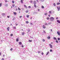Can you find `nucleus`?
Listing matches in <instances>:
<instances>
[{"mask_svg": "<svg viewBox=\"0 0 60 60\" xmlns=\"http://www.w3.org/2000/svg\"><path fill=\"white\" fill-rule=\"evenodd\" d=\"M50 21H53L54 20V18L53 17H51L50 19Z\"/></svg>", "mask_w": 60, "mask_h": 60, "instance_id": "1", "label": "nucleus"}, {"mask_svg": "<svg viewBox=\"0 0 60 60\" xmlns=\"http://www.w3.org/2000/svg\"><path fill=\"white\" fill-rule=\"evenodd\" d=\"M57 9L58 11H59L60 9V7H58L57 8Z\"/></svg>", "mask_w": 60, "mask_h": 60, "instance_id": "2", "label": "nucleus"}, {"mask_svg": "<svg viewBox=\"0 0 60 60\" xmlns=\"http://www.w3.org/2000/svg\"><path fill=\"white\" fill-rule=\"evenodd\" d=\"M57 34H58V35L60 36V33L59 31H58L57 32Z\"/></svg>", "mask_w": 60, "mask_h": 60, "instance_id": "3", "label": "nucleus"}, {"mask_svg": "<svg viewBox=\"0 0 60 60\" xmlns=\"http://www.w3.org/2000/svg\"><path fill=\"white\" fill-rule=\"evenodd\" d=\"M49 46H50V48H52L53 47V46H52V45L50 44H49Z\"/></svg>", "mask_w": 60, "mask_h": 60, "instance_id": "4", "label": "nucleus"}, {"mask_svg": "<svg viewBox=\"0 0 60 60\" xmlns=\"http://www.w3.org/2000/svg\"><path fill=\"white\" fill-rule=\"evenodd\" d=\"M43 28L45 29V28H46V27L44 25H43Z\"/></svg>", "mask_w": 60, "mask_h": 60, "instance_id": "5", "label": "nucleus"}, {"mask_svg": "<svg viewBox=\"0 0 60 60\" xmlns=\"http://www.w3.org/2000/svg\"><path fill=\"white\" fill-rule=\"evenodd\" d=\"M49 14H51L52 13L51 12V11H49Z\"/></svg>", "mask_w": 60, "mask_h": 60, "instance_id": "6", "label": "nucleus"}, {"mask_svg": "<svg viewBox=\"0 0 60 60\" xmlns=\"http://www.w3.org/2000/svg\"><path fill=\"white\" fill-rule=\"evenodd\" d=\"M34 4H36V1H34V2L33 3Z\"/></svg>", "mask_w": 60, "mask_h": 60, "instance_id": "7", "label": "nucleus"}, {"mask_svg": "<svg viewBox=\"0 0 60 60\" xmlns=\"http://www.w3.org/2000/svg\"><path fill=\"white\" fill-rule=\"evenodd\" d=\"M7 29L8 30V31H9V30H10V27H8L7 28Z\"/></svg>", "mask_w": 60, "mask_h": 60, "instance_id": "8", "label": "nucleus"}, {"mask_svg": "<svg viewBox=\"0 0 60 60\" xmlns=\"http://www.w3.org/2000/svg\"><path fill=\"white\" fill-rule=\"evenodd\" d=\"M57 23H60V21L58 20H57Z\"/></svg>", "mask_w": 60, "mask_h": 60, "instance_id": "9", "label": "nucleus"}, {"mask_svg": "<svg viewBox=\"0 0 60 60\" xmlns=\"http://www.w3.org/2000/svg\"><path fill=\"white\" fill-rule=\"evenodd\" d=\"M49 51L47 53V54H46V56H47V55H48L49 54Z\"/></svg>", "mask_w": 60, "mask_h": 60, "instance_id": "10", "label": "nucleus"}, {"mask_svg": "<svg viewBox=\"0 0 60 60\" xmlns=\"http://www.w3.org/2000/svg\"><path fill=\"white\" fill-rule=\"evenodd\" d=\"M53 39H54V40H57L56 38L55 37H54L53 38Z\"/></svg>", "mask_w": 60, "mask_h": 60, "instance_id": "11", "label": "nucleus"}, {"mask_svg": "<svg viewBox=\"0 0 60 60\" xmlns=\"http://www.w3.org/2000/svg\"><path fill=\"white\" fill-rule=\"evenodd\" d=\"M14 15H17V13L16 12H14Z\"/></svg>", "mask_w": 60, "mask_h": 60, "instance_id": "12", "label": "nucleus"}, {"mask_svg": "<svg viewBox=\"0 0 60 60\" xmlns=\"http://www.w3.org/2000/svg\"><path fill=\"white\" fill-rule=\"evenodd\" d=\"M5 6H6V7H7V6H8V4H6L5 5Z\"/></svg>", "mask_w": 60, "mask_h": 60, "instance_id": "13", "label": "nucleus"}, {"mask_svg": "<svg viewBox=\"0 0 60 60\" xmlns=\"http://www.w3.org/2000/svg\"><path fill=\"white\" fill-rule=\"evenodd\" d=\"M19 45H21L22 44V42H19Z\"/></svg>", "mask_w": 60, "mask_h": 60, "instance_id": "14", "label": "nucleus"}, {"mask_svg": "<svg viewBox=\"0 0 60 60\" xmlns=\"http://www.w3.org/2000/svg\"><path fill=\"white\" fill-rule=\"evenodd\" d=\"M21 3H22V4H23V0H21Z\"/></svg>", "mask_w": 60, "mask_h": 60, "instance_id": "15", "label": "nucleus"}, {"mask_svg": "<svg viewBox=\"0 0 60 60\" xmlns=\"http://www.w3.org/2000/svg\"><path fill=\"white\" fill-rule=\"evenodd\" d=\"M18 9L19 11H20L21 10V9H20V8H19V7H18Z\"/></svg>", "mask_w": 60, "mask_h": 60, "instance_id": "16", "label": "nucleus"}, {"mask_svg": "<svg viewBox=\"0 0 60 60\" xmlns=\"http://www.w3.org/2000/svg\"><path fill=\"white\" fill-rule=\"evenodd\" d=\"M53 5L54 6H56V4H55V3H54L53 4Z\"/></svg>", "mask_w": 60, "mask_h": 60, "instance_id": "17", "label": "nucleus"}, {"mask_svg": "<svg viewBox=\"0 0 60 60\" xmlns=\"http://www.w3.org/2000/svg\"><path fill=\"white\" fill-rule=\"evenodd\" d=\"M5 15V14L4 13H2V15L3 16H4V15Z\"/></svg>", "mask_w": 60, "mask_h": 60, "instance_id": "18", "label": "nucleus"}, {"mask_svg": "<svg viewBox=\"0 0 60 60\" xmlns=\"http://www.w3.org/2000/svg\"><path fill=\"white\" fill-rule=\"evenodd\" d=\"M24 34H25V33H24V32H22V35H24Z\"/></svg>", "mask_w": 60, "mask_h": 60, "instance_id": "19", "label": "nucleus"}, {"mask_svg": "<svg viewBox=\"0 0 60 60\" xmlns=\"http://www.w3.org/2000/svg\"><path fill=\"white\" fill-rule=\"evenodd\" d=\"M47 38L48 39H50V37H48Z\"/></svg>", "mask_w": 60, "mask_h": 60, "instance_id": "20", "label": "nucleus"}, {"mask_svg": "<svg viewBox=\"0 0 60 60\" xmlns=\"http://www.w3.org/2000/svg\"><path fill=\"white\" fill-rule=\"evenodd\" d=\"M26 24H28L29 23V22L28 21H26Z\"/></svg>", "mask_w": 60, "mask_h": 60, "instance_id": "21", "label": "nucleus"}, {"mask_svg": "<svg viewBox=\"0 0 60 60\" xmlns=\"http://www.w3.org/2000/svg\"><path fill=\"white\" fill-rule=\"evenodd\" d=\"M24 6L25 7H26V9H27V7L26 6V5H24Z\"/></svg>", "mask_w": 60, "mask_h": 60, "instance_id": "22", "label": "nucleus"}, {"mask_svg": "<svg viewBox=\"0 0 60 60\" xmlns=\"http://www.w3.org/2000/svg\"><path fill=\"white\" fill-rule=\"evenodd\" d=\"M60 4V3H57V4H56L57 5H58V4Z\"/></svg>", "mask_w": 60, "mask_h": 60, "instance_id": "23", "label": "nucleus"}, {"mask_svg": "<svg viewBox=\"0 0 60 60\" xmlns=\"http://www.w3.org/2000/svg\"><path fill=\"white\" fill-rule=\"evenodd\" d=\"M34 6L35 8H36V5L35 4H34Z\"/></svg>", "mask_w": 60, "mask_h": 60, "instance_id": "24", "label": "nucleus"}, {"mask_svg": "<svg viewBox=\"0 0 60 60\" xmlns=\"http://www.w3.org/2000/svg\"><path fill=\"white\" fill-rule=\"evenodd\" d=\"M45 25H49V23H46L45 24Z\"/></svg>", "mask_w": 60, "mask_h": 60, "instance_id": "25", "label": "nucleus"}, {"mask_svg": "<svg viewBox=\"0 0 60 60\" xmlns=\"http://www.w3.org/2000/svg\"><path fill=\"white\" fill-rule=\"evenodd\" d=\"M47 20H49V17H47Z\"/></svg>", "mask_w": 60, "mask_h": 60, "instance_id": "26", "label": "nucleus"}, {"mask_svg": "<svg viewBox=\"0 0 60 60\" xmlns=\"http://www.w3.org/2000/svg\"><path fill=\"white\" fill-rule=\"evenodd\" d=\"M16 41H19V39L18 38H17L16 39Z\"/></svg>", "mask_w": 60, "mask_h": 60, "instance_id": "27", "label": "nucleus"}, {"mask_svg": "<svg viewBox=\"0 0 60 60\" xmlns=\"http://www.w3.org/2000/svg\"><path fill=\"white\" fill-rule=\"evenodd\" d=\"M25 12H26V13H28V11L27 10L26 11H25Z\"/></svg>", "mask_w": 60, "mask_h": 60, "instance_id": "28", "label": "nucleus"}, {"mask_svg": "<svg viewBox=\"0 0 60 60\" xmlns=\"http://www.w3.org/2000/svg\"><path fill=\"white\" fill-rule=\"evenodd\" d=\"M41 8H43V9H44V6H41Z\"/></svg>", "mask_w": 60, "mask_h": 60, "instance_id": "29", "label": "nucleus"}, {"mask_svg": "<svg viewBox=\"0 0 60 60\" xmlns=\"http://www.w3.org/2000/svg\"><path fill=\"white\" fill-rule=\"evenodd\" d=\"M13 29H16V27H13Z\"/></svg>", "mask_w": 60, "mask_h": 60, "instance_id": "30", "label": "nucleus"}, {"mask_svg": "<svg viewBox=\"0 0 60 60\" xmlns=\"http://www.w3.org/2000/svg\"><path fill=\"white\" fill-rule=\"evenodd\" d=\"M45 0H40V1L41 2H44V1Z\"/></svg>", "mask_w": 60, "mask_h": 60, "instance_id": "31", "label": "nucleus"}, {"mask_svg": "<svg viewBox=\"0 0 60 60\" xmlns=\"http://www.w3.org/2000/svg\"><path fill=\"white\" fill-rule=\"evenodd\" d=\"M2 4L1 3H0V7H1L2 6Z\"/></svg>", "mask_w": 60, "mask_h": 60, "instance_id": "32", "label": "nucleus"}, {"mask_svg": "<svg viewBox=\"0 0 60 60\" xmlns=\"http://www.w3.org/2000/svg\"><path fill=\"white\" fill-rule=\"evenodd\" d=\"M15 18H13V19L12 20H15Z\"/></svg>", "mask_w": 60, "mask_h": 60, "instance_id": "33", "label": "nucleus"}, {"mask_svg": "<svg viewBox=\"0 0 60 60\" xmlns=\"http://www.w3.org/2000/svg\"><path fill=\"white\" fill-rule=\"evenodd\" d=\"M44 15H45V16H47V13H45V14Z\"/></svg>", "mask_w": 60, "mask_h": 60, "instance_id": "34", "label": "nucleus"}, {"mask_svg": "<svg viewBox=\"0 0 60 60\" xmlns=\"http://www.w3.org/2000/svg\"><path fill=\"white\" fill-rule=\"evenodd\" d=\"M58 41H59V40H60V38H58Z\"/></svg>", "mask_w": 60, "mask_h": 60, "instance_id": "35", "label": "nucleus"}, {"mask_svg": "<svg viewBox=\"0 0 60 60\" xmlns=\"http://www.w3.org/2000/svg\"><path fill=\"white\" fill-rule=\"evenodd\" d=\"M12 6H13V7H14L15 6V5L14 4L12 5Z\"/></svg>", "mask_w": 60, "mask_h": 60, "instance_id": "36", "label": "nucleus"}, {"mask_svg": "<svg viewBox=\"0 0 60 60\" xmlns=\"http://www.w3.org/2000/svg\"><path fill=\"white\" fill-rule=\"evenodd\" d=\"M26 17L27 18H29V15H27L26 16Z\"/></svg>", "mask_w": 60, "mask_h": 60, "instance_id": "37", "label": "nucleus"}, {"mask_svg": "<svg viewBox=\"0 0 60 60\" xmlns=\"http://www.w3.org/2000/svg\"><path fill=\"white\" fill-rule=\"evenodd\" d=\"M50 52H52V49H50Z\"/></svg>", "mask_w": 60, "mask_h": 60, "instance_id": "38", "label": "nucleus"}, {"mask_svg": "<svg viewBox=\"0 0 60 60\" xmlns=\"http://www.w3.org/2000/svg\"><path fill=\"white\" fill-rule=\"evenodd\" d=\"M12 3L13 4H14V1H12Z\"/></svg>", "mask_w": 60, "mask_h": 60, "instance_id": "39", "label": "nucleus"}, {"mask_svg": "<svg viewBox=\"0 0 60 60\" xmlns=\"http://www.w3.org/2000/svg\"><path fill=\"white\" fill-rule=\"evenodd\" d=\"M30 29H29L28 30V32H30Z\"/></svg>", "mask_w": 60, "mask_h": 60, "instance_id": "40", "label": "nucleus"}, {"mask_svg": "<svg viewBox=\"0 0 60 60\" xmlns=\"http://www.w3.org/2000/svg\"><path fill=\"white\" fill-rule=\"evenodd\" d=\"M29 41H30V42H32V41L30 40H29Z\"/></svg>", "mask_w": 60, "mask_h": 60, "instance_id": "41", "label": "nucleus"}, {"mask_svg": "<svg viewBox=\"0 0 60 60\" xmlns=\"http://www.w3.org/2000/svg\"><path fill=\"white\" fill-rule=\"evenodd\" d=\"M10 35L11 36H13V34H11Z\"/></svg>", "mask_w": 60, "mask_h": 60, "instance_id": "42", "label": "nucleus"}, {"mask_svg": "<svg viewBox=\"0 0 60 60\" xmlns=\"http://www.w3.org/2000/svg\"><path fill=\"white\" fill-rule=\"evenodd\" d=\"M21 47H22L23 48V47H24V46L23 45H22L21 46Z\"/></svg>", "mask_w": 60, "mask_h": 60, "instance_id": "43", "label": "nucleus"}, {"mask_svg": "<svg viewBox=\"0 0 60 60\" xmlns=\"http://www.w3.org/2000/svg\"><path fill=\"white\" fill-rule=\"evenodd\" d=\"M56 42H57V43H58V41L56 40Z\"/></svg>", "mask_w": 60, "mask_h": 60, "instance_id": "44", "label": "nucleus"}, {"mask_svg": "<svg viewBox=\"0 0 60 60\" xmlns=\"http://www.w3.org/2000/svg\"><path fill=\"white\" fill-rule=\"evenodd\" d=\"M28 8H31V6H29L28 7Z\"/></svg>", "mask_w": 60, "mask_h": 60, "instance_id": "45", "label": "nucleus"}, {"mask_svg": "<svg viewBox=\"0 0 60 60\" xmlns=\"http://www.w3.org/2000/svg\"><path fill=\"white\" fill-rule=\"evenodd\" d=\"M22 16H19V18L21 19L22 18Z\"/></svg>", "mask_w": 60, "mask_h": 60, "instance_id": "46", "label": "nucleus"}, {"mask_svg": "<svg viewBox=\"0 0 60 60\" xmlns=\"http://www.w3.org/2000/svg\"><path fill=\"white\" fill-rule=\"evenodd\" d=\"M41 54L42 55H43L44 54H43V52H42L41 53Z\"/></svg>", "mask_w": 60, "mask_h": 60, "instance_id": "47", "label": "nucleus"}, {"mask_svg": "<svg viewBox=\"0 0 60 60\" xmlns=\"http://www.w3.org/2000/svg\"><path fill=\"white\" fill-rule=\"evenodd\" d=\"M43 32H44V33L45 34H46V32L45 31V30H44Z\"/></svg>", "mask_w": 60, "mask_h": 60, "instance_id": "48", "label": "nucleus"}, {"mask_svg": "<svg viewBox=\"0 0 60 60\" xmlns=\"http://www.w3.org/2000/svg\"><path fill=\"white\" fill-rule=\"evenodd\" d=\"M10 50H12V48H11L10 49Z\"/></svg>", "mask_w": 60, "mask_h": 60, "instance_id": "49", "label": "nucleus"}, {"mask_svg": "<svg viewBox=\"0 0 60 60\" xmlns=\"http://www.w3.org/2000/svg\"><path fill=\"white\" fill-rule=\"evenodd\" d=\"M1 60H4V58H2Z\"/></svg>", "mask_w": 60, "mask_h": 60, "instance_id": "50", "label": "nucleus"}, {"mask_svg": "<svg viewBox=\"0 0 60 60\" xmlns=\"http://www.w3.org/2000/svg\"><path fill=\"white\" fill-rule=\"evenodd\" d=\"M45 41V40L44 39H43V41Z\"/></svg>", "mask_w": 60, "mask_h": 60, "instance_id": "51", "label": "nucleus"}, {"mask_svg": "<svg viewBox=\"0 0 60 60\" xmlns=\"http://www.w3.org/2000/svg\"><path fill=\"white\" fill-rule=\"evenodd\" d=\"M30 3H32V1L31 0V1H30Z\"/></svg>", "mask_w": 60, "mask_h": 60, "instance_id": "52", "label": "nucleus"}, {"mask_svg": "<svg viewBox=\"0 0 60 60\" xmlns=\"http://www.w3.org/2000/svg\"><path fill=\"white\" fill-rule=\"evenodd\" d=\"M38 53H41V52H38Z\"/></svg>", "mask_w": 60, "mask_h": 60, "instance_id": "53", "label": "nucleus"}, {"mask_svg": "<svg viewBox=\"0 0 60 60\" xmlns=\"http://www.w3.org/2000/svg\"><path fill=\"white\" fill-rule=\"evenodd\" d=\"M16 11H18V8H16Z\"/></svg>", "mask_w": 60, "mask_h": 60, "instance_id": "54", "label": "nucleus"}, {"mask_svg": "<svg viewBox=\"0 0 60 60\" xmlns=\"http://www.w3.org/2000/svg\"><path fill=\"white\" fill-rule=\"evenodd\" d=\"M30 25H33V23H30Z\"/></svg>", "mask_w": 60, "mask_h": 60, "instance_id": "55", "label": "nucleus"}, {"mask_svg": "<svg viewBox=\"0 0 60 60\" xmlns=\"http://www.w3.org/2000/svg\"><path fill=\"white\" fill-rule=\"evenodd\" d=\"M1 56V52H0V56Z\"/></svg>", "mask_w": 60, "mask_h": 60, "instance_id": "56", "label": "nucleus"}, {"mask_svg": "<svg viewBox=\"0 0 60 60\" xmlns=\"http://www.w3.org/2000/svg\"><path fill=\"white\" fill-rule=\"evenodd\" d=\"M38 11H40V9H38Z\"/></svg>", "mask_w": 60, "mask_h": 60, "instance_id": "57", "label": "nucleus"}, {"mask_svg": "<svg viewBox=\"0 0 60 60\" xmlns=\"http://www.w3.org/2000/svg\"><path fill=\"white\" fill-rule=\"evenodd\" d=\"M56 19H58V17H57L56 18Z\"/></svg>", "mask_w": 60, "mask_h": 60, "instance_id": "58", "label": "nucleus"}, {"mask_svg": "<svg viewBox=\"0 0 60 60\" xmlns=\"http://www.w3.org/2000/svg\"><path fill=\"white\" fill-rule=\"evenodd\" d=\"M7 17L8 18H9V16H8Z\"/></svg>", "mask_w": 60, "mask_h": 60, "instance_id": "59", "label": "nucleus"}, {"mask_svg": "<svg viewBox=\"0 0 60 60\" xmlns=\"http://www.w3.org/2000/svg\"><path fill=\"white\" fill-rule=\"evenodd\" d=\"M5 56V55H3V56H4H4Z\"/></svg>", "mask_w": 60, "mask_h": 60, "instance_id": "60", "label": "nucleus"}, {"mask_svg": "<svg viewBox=\"0 0 60 60\" xmlns=\"http://www.w3.org/2000/svg\"><path fill=\"white\" fill-rule=\"evenodd\" d=\"M48 16H49V17H50V15H49Z\"/></svg>", "mask_w": 60, "mask_h": 60, "instance_id": "61", "label": "nucleus"}, {"mask_svg": "<svg viewBox=\"0 0 60 60\" xmlns=\"http://www.w3.org/2000/svg\"><path fill=\"white\" fill-rule=\"evenodd\" d=\"M51 44H53V42H51Z\"/></svg>", "mask_w": 60, "mask_h": 60, "instance_id": "62", "label": "nucleus"}, {"mask_svg": "<svg viewBox=\"0 0 60 60\" xmlns=\"http://www.w3.org/2000/svg\"><path fill=\"white\" fill-rule=\"evenodd\" d=\"M51 31H52V29H51Z\"/></svg>", "mask_w": 60, "mask_h": 60, "instance_id": "63", "label": "nucleus"}, {"mask_svg": "<svg viewBox=\"0 0 60 60\" xmlns=\"http://www.w3.org/2000/svg\"><path fill=\"white\" fill-rule=\"evenodd\" d=\"M5 2H6V3H7V0H5Z\"/></svg>", "mask_w": 60, "mask_h": 60, "instance_id": "64", "label": "nucleus"}]
</instances>
